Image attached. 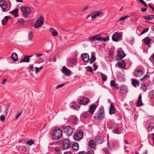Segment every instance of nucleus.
Instances as JSON below:
<instances>
[{
	"label": "nucleus",
	"instance_id": "nucleus-60",
	"mask_svg": "<svg viewBox=\"0 0 154 154\" xmlns=\"http://www.w3.org/2000/svg\"><path fill=\"white\" fill-rule=\"evenodd\" d=\"M142 89L143 91H146V90L147 88L146 87V84H145L144 85L143 87H142Z\"/></svg>",
	"mask_w": 154,
	"mask_h": 154
},
{
	"label": "nucleus",
	"instance_id": "nucleus-56",
	"mask_svg": "<svg viewBox=\"0 0 154 154\" xmlns=\"http://www.w3.org/2000/svg\"><path fill=\"white\" fill-rule=\"evenodd\" d=\"M96 40L98 41H102V38L100 37H98V35H96Z\"/></svg>",
	"mask_w": 154,
	"mask_h": 154
},
{
	"label": "nucleus",
	"instance_id": "nucleus-27",
	"mask_svg": "<svg viewBox=\"0 0 154 154\" xmlns=\"http://www.w3.org/2000/svg\"><path fill=\"white\" fill-rule=\"evenodd\" d=\"M119 66V67L125 69V63L123 60H121L118 62Z\"/></svg>",
	"mask_w": 154,
	"mask_h": 154
},
{
	"label": "nucleus",
	"instance_id": "nucleus-15",
	"mask_svg": "<svg viewBox=\"0 0 154 154\" xmlns=\"http://www.w3.org/2000/svg\"><path fill=\"white\" fill-rule=\"evenodd\" d=\"M0 6L2 8L3 11H5L7 8V5L6 2L4 1H0Z\"/></svg>",
	"mask_w": 154,
	"mask_h": 154
},
{
	"label": "nucleus",
	"instance_id": "nucleus-26",
	"mask_svg": "<svg viewBox=\"0 0 154 154\" xmlns=\"http://www.w3.org/2000/svg\"><path fill=\"white\" fill-rule=\"evenodd\" d=\"M77 63V60L75 58H69V64L70 63L75 65Z\"/></svg>",
	"mask_w": 154,
	"mask_h": 154
},
{
	"label": "nucleus",
	"instance_id": "nucleus-45",
	"mask_svg": "<svg viewBox=\"0 0 154 154\" xmlns=\"http://www.w3.org/2000/svg\"><path fill=\"white\" fill-rule=\"evenodd\" d=\"M149 96L151 98H154V90H152L149 93Z\"/></svg>",
	"mask_w": 154,
	"mask_h": 154
},
{
	"label": "nucleus",
	"instance_id": "nucleus-54",
	"mask_svg": "<svg viewBox=\"0 0 154 154\" xmlns=\"http://www.w3.org/2000/svg\"><path fill=\"white\" fill-rule=\"evenodd\" d=\"M96 35H95L89 38V40L90 42H93L96 40Z\"/></svg>",
	"mask_w": 154,
	"mask_h": 154
},
{
	"label": "nucleus",
	"instance_id": "nucleus-42",
	"mask_svg": "<svg viewBox=\"0 0 154 154\" xmlns=\"http://www.w3.org/2000/svg\"><path fill=\"white\" fill-rule=\"evenodd\" d=\"M88 112H85L82 114V116L83 118L86 119L88 117L89 114Z\"/></svg>",
	"mask_w": 154,
	"mask_h": 154
},
{
	"label": "nucleus",
	"instance_id": "nucleus-37",
	"mask_svg": "<svg viewBox=\"0 0 154 154\" xmlns=\"http://www.w3.org/2000/svg\"><path fill=\"white\" fill-rule=\"evenodd\" d=\"M17 23L20 25L24 24L25 23V20L22 18L19 19L17 22Z\"/></svg>",
	"mask_w": 154,
	"mask_h": 154
},
{
	"label": "nucleus",
	"instance_id": "nucleus-10",
	"mask_svg": "<svg viewBox=\"0 0 154 154\" xmlns=\"http://www.w3.org/2000/svg\"><path fill=\"white\" fill-rule=\"evenodd\" d=\"M125 56L126 54L122 51H117V56L118 60H119L123 59Z\"/></svg>",
	"mask_w": 154,
	"mask_h": 154
},
{
	"label": "nucleus",
	"instance_id": "nucleus-5",
	"mask_svg": "<svg viewBox=\"0 0 154 154\" xmlns=\"http://www.w3.org/2000/svg\"><path fill=\"white\" fill-rule=\"evenodd\" d=\"M83 135L82 130L78 131L74 136V139L75 140L78 141L83 138Z\"/></svg>",
	"mask_w": 154,
	"mask_h": 154
},
{
	"label": "nucleus",
	"instance_id": "nucleus-9",
	"mask_svg": "<svg viewBox=\"0 0 154 154\" xmlns=\"http://www.w3.org/2000/svg\"><path fill=\"white\" fill-rule=\"evenodd\" d=\"M70 107L74 110H78L80 106L79 105H77L76 102H72L70 104Z\"/></svg>",
	"mask_w": 154,
	"mask_h": 154
},
{
	"label": "nucleus",
	"instance_id": "nucleus-63",
	"mask_svg": "<svg viewBox=\"0 0 154 154\" xmlns=\"http://www.w3.org/2000/svg\"><path fill=\"white\" fill-rule=\"evenodd\" d=\"M64 84H65L64 83H63V84H61L60 85H57V86H56V88H60V87L63 86L64 85Z\"/></svg>",
	"mask_w": 154,
	"mask_h": 154
},
{
	"label": "nucleus",
	"instance_id": "nucleus-43",
	"mask_svg": "<svg viewBox=\"0 0 154 154\" xmlns=\"http://www.w3.org/2000/svg\"><path fill=\"white\" fill-rule=\"evenodd\" d=\"M86 71L87 72H91L92 73H93V70L91 67L90 66H88L86 67Z\"/></svg>",
	"mask_w": 154,
	"mask_h": 154
},
{
	"label": "nucleus",
	"instance_id": "nucleus-2",
	"mask_svg": "<svg viewBox=\"0 0 154 154\" xmlns=\"http://www.w3.org/2000/svg\"><path fill=\"white\" fill-rule=\"evenodd\" d=\"M20 9L22 13V16L23 17L27 18L28 16L31 14V10L28 7L22 6Z\"/></svg>",
	"mask_w": 154,
	"mask_h": 154
},
{
	"label": "nucleus",
	"instance_id": "nucleus-4",
	"mask_svg": "<svg viewBox=\"0 0 154 154\" xmlns=\"http://www.w3.org/2000/svg\"><path fill=\"white\" fill-rule=\"evenodd\" d=\"M44 21L45 19L42 16H40L35 21L34 25V27L35 28H37L41 26L43 24Z\"/></svg>",
	"mask_w": 154,
	"mask_h": 154
},
{
	"label": "nucleus",
	"instance_id": "nucleus-51",
	"mask_svg": "<svg viewBox=\"0 0 154 154\" xmlns=\"http://www.w3.org/2000/svg\"><path fill=\"white\" fill-rule=\"evenodd\" d=\"M150 75H148L146 74L144 76H143L142 78H141L140 79V80L141 81H143L144 80H145L146 79L149 78V77Z\"/></svg>",
	"mask_w": 154,
	"mask_h": 154
},
{
	"label": "nucleus",
	"instance_id": "nucleus-17",
	"mask_svg": "<svg viewBox=\"0 0 154 154\" xmlns=\"http://www.w3.org/2000/svg\"><path fill=\"white\" fill-rule=\"evenodd\" d=\"M88 146L91 148H95L97 146V143L94 141L91 140L88 142Z\"/></svg>",
	"mask_w": 154,
	"mask_h": 154
},
{
	"label": "nucleus",
	"instance_id": "nucleus-40",
	"mask_svg": "<svg viewBox=\"0 0 154 154\" xmlns=\"http://www.w3.org/2000/svg\"><path fill=\"white\" fill-rule=\"evenodd\" d=\"M91 8V7L90 6L88 5L87 6L83 8L82 9V12H86V11L87 10H89Z\"/></svg>",
	"mask_w": 154,
	"mask_h": 154
},
{
	"label": "nucleus",
	"instance_id": "nucleus-24",
	"mask_svg": "<svg viewBox=\"0 0 154 154\" xmlns=\"http://www.w3.org/2000/svg\"><path fill=\"white\" fill-rule=\"evenodd\" d=\"M110 84L112 86L114 87L117 90L119 88V85L118 84L116 83L113 80H112L111 81Z\"/></svg>",
	"mask_w": 154,
	"mask_h": 154
},
{
	"label": "nucleus",
	"instance_id": "nucleus-55",
	"mask_svg": "<svg viewBox=\"0 0 154 154\" xmlns=\"http://www.w3.org/2000/svg\"><path fill=\"white\" fill-rule=\"evenodd\" d=\"M139 1V2L141 3H142L143 4L145 7H147V5L146 4V3L145 2H144L143 0H138Z\"/></svg>",
	"mask_w": 154,
	"mask_h": 154
},
{
	"label": "nucleus",
	"instance_id": "nucleus-23",
	"mask_svg": "<svg viewBox=\"0 0 154 154\" xmlns=\"http://www.w3.org/2000/svg\"><path fill=\"white\" fill-rule=\"evenodd\" d=\"M128 91V89L126 86L125 85L122 86L121 88L120 92L121 94H126Z\"/></svg>",
	"mask_w": 154,
	"mask_h": 154
},
{
	"label": "nucleus",
	"instance_id": "nucleus-53",
	"mask_svg": "<svg viewBox=\"0 0 154 154\" xmlns=\"http://www.w3.org/2000/svg\"><path fill=\"white\" fill-rule=\"evenodd\" d=\"M149 30V28H148L143 29V31L139 35H141L144 33L148 31Z\"/></svg>",
	"mask_w": 154,
	"mask_h": 154
},
{
	"label": "nucleus",
	"instance_id": "nucleus-19",
	"mask_svg": "<svg viewBox=\"0 0 154 154\" xmlns=\"http://www.w3.org/2000/svg\"><path fill=\"white\" fill-rule=\"evenodd\" d=\"M70 119L72 121V123L74 124H77V121L78 120V118L75 115H72L69 117Z\"/></svg>",
	"mask_w": 154,
	"mask_h": 154
},
{
	"label": "nucleus",
	"instance_id": "nucleus-33",
	"mask_svg": "<svg viewBox=\"0 0 154 154\" xmlns=\"http://www.w3.org/2000/svg\"><path fill=\"white\" fill-rule=\"evenodd\" d=\"M71 147L74 150H77L79 148V145L78 143H73Z\"/></svg>",
	"mask_w": 154,
	"mask_h": 154
},
{
	"label": "nucleus",
	"instance_id": "nucleus-35",
	"mask_svg": "<svg viewBox=\"0 0 154 154\" xmlns=\"http://www.w3.org/2000/svg\"><path fill=\"white\" fill-rule=\"evenodd\" d=\"M132 84L133 86L135 87H136L137 86L139 85V82L137 81V80L135 79H132Z\"/></svg>",
	"mask_w": 154,
	"mask_h": 154
},
{
	"label": "nucleus",
	"instance_id": "nucleus-62",
	"mask_svg": "<svg viewBox=\"0 0 154 154\" xmlns=\"http://www.w3.org/2000/svg\"><path fill=\"white\" fill-rule=\"evenodd\" d=\"M93 66H94V71L96 70L97 69V68L98 67V66L97 65L95 64V63H94L93 64Z\"/></svg>",
	"mask_w": 154,
	"mask_h": 154
},
{
	"label": "nucleus",
	"instance_id": "nucleus-6",
	"mask_svg": "<svg viewBox=\"0 0 154 154\" xmlns=\"http://www.w3.org/2000/svg\"><path fill=\"white\" fill-rule=\"evenodd\" d=\"M81 99L82 100H78L77 101V103L81 105H85L90 101L89 98L85 96L82 97Z\"/></svg>",
	"mask_w": 154,
	"mask_h": 154
},
{
	"label": "nucleus",
	"instance_id": "nucleus-31",
	"mask_svg": "<svg viewBox=\"0 0 154 154\" xmlns=\"http://www.w3.org/2000/svg\"><path fill=\"white\" fill-rule=\"evenodd\" d=\"M50 32L52 33V35L53 36H56L58 35V32L56 30L54 29L53 28H51L50 29Z\"/></svg>",
	"mask_w": 154,
	"mask_h": 154
},
{
	"label": "nucleus",
	"instance_id": "nucleus-61",
	"mask_svg": "<svg viewBox=\"0 0 154 154\" xmlns=\"http://www.w3.org/2000/svg\"><path fill=\"white\" fill-rule=\"evenodd\" d=\"M86 154H94V152L93 151L90 150L87 152H85Z\"/></svg>",
	"mask_w": 154,
	"mask_h": 154
},
{
	"label": "nucleus",
	"instance_id": "nucleus-52",
	"mask_svg": "<svg viewBox=\"0 0 154 154\" xmlns=\"http://www.w3.org/2000/svg\"><path fill=\"white\" fill-rule=\"evenodd\" d=\"M109 40V36H107L105 38H102V41L103 42H106L108 41Z\"/></svg>",
	"mask_w": 154,
	"mask_h": 154
},
{
	"label": "nucleus",
	"instance_id": "nucleus-16",
	"mask_svg": "<svg viewBox=\"0 0 154 154\" xmlns=\"http://www.w3.org/2000/svg\"><path fill=\"white\" fill-rule=\"evenodd\" d=\"M33 55L30 56L25 55L24 56V58L21 60V61L19 63L21 62H27L28 63L29 61V58L32 57Z\"/></svg>",
	"mask_w": 154,
	"mask_h": 154
},
{
	"label": "nucleus",
	"instance_id": "nucleus-13",
	"mask_svg": "<svg viewBox=\"0 0 154 154\" xmlns=\"http://www.w3.org/2000/svg\"><path fill=\"white\" fill-rule=\"evenodd\" d=\"M81 57L83 61L85 62L89 61L90 58L88 54L86 53H84L81 54Z\"/></svg>",
	"mask_w": 154,
	"mask_h": 154
},
{
	"label": "nucleus",
	"instance_id": "nucleus-25",
	"mask_svg": "<svg viewBox=\"0 0 154 154\" xmlns=\"http://www.w3.org/2000/svg\"><path fill=\"white\" fill-rule=\"evenodd\" d=\"M95 140L97 144H101L103 142V139L100 136H97Z\"/></svg>",
	"mask_w": 154,
	"mask_h": 154
},
{
	"label": "nucleus",
	"instance_id": "nucleus-7",
	"mask_svg": "<svg viewBox=\"0 0 154 154\" xmlns=\"http://www.w3.org/2000/svg\"><path fill=\"white\" fill-rule=\"evenodd\" d=\"M122 37V35L121 33L116 32L112 36V39L113 41L117 42L119 40H121V38Z\"/></svg>",
	"mask_w": 154,
	"mask_h": 154
},
{
	"label": "nucleus",
	"instance_id": "nucleus-57",
	"mask_svg": "<svg viewBox=\"0 0 154 154\" xmlns=\"http://www.w3.org/2000/svg\"><path fill=\"white\" fill-rule=\"evenodd\" d=\"M5 117L3 115H2L0 116V119L2 121H4L5 120Z\"/></svg>",
	"mask_w": 154,
	"mask_h": 154
},
{
	"label": "nucleus",
	"instance_id": "nucleus-28",
	"mask_svg": "<svg viewBox=\"0 0 154 154\" xmlns=\"http://www.w3.org/2000/svg\"><path fill=\"white\" fill-rule=\"evenodd\" d=\"M18 11V8H16L13 11H10L9 13L12 14L13 15H14V17H16L19 16Z\"/></svg>",
	"mask_w": 154,
	"mask_h": 154
},
{
	"label": "nucleus",
	"instance_id": "nucleus-59",
	"mask_svg": "<svg viewBox=\"0 0 154 154\" xmlns=\"http://www.w3.org/2000/svg\"><path fill=\"white\" fill-rule=\"evenodd\" d=\"M54 150L57 152H60V148L58 147H56L55 148Z\"/></svg>",
	"mask_w": 154,
	"mask_h": 154
},
{
	"label": "nucleus",
	"instance_id": "nucleus-50",
	"mask_svg": "<svg viewBox=\"0 0 154 154\" xmlns=\"http://www.w3.org/2000/svg\"><path fill=\"white\" fill-rule=\"evenodd\" d=\"M63 130L64 133H66V135L67 134V126H65L64 125H62Z\"/></svg>",
	"mask_w": 154,
	"mask_h": 154
},
{
	"label": "nucleus",
	"instance_id": "nucleus-8",
	"mask_svg": "<svg viewBox=\"0 0 154 154\" xmlns=\"http://www.w3.org/2000/svg\"><path fill=\"white\" fill-rule=\"evenodd\" d=\"M97 106L95 104H92L90 105L89 107V109L88 111L89 113L92 114H93Z\"/></svg>",
	"mask_w": 154,
	"mask_h": 154
},
{
	"label": "nucleus",
	"instance_id": "nucleus-29",
	"mask_svg": "<svg viewBox=\"0 0 154 154\" xmlns=\"http://www.w3.org/2000/svg\"><path fill=\"white\" fill-rule=\"evenodd\" d=\"M91 58L90 59L89 63H92L94 61L96 60V58L95 57L94 54L93 52H91Z\"/></svg>",
	"mask_w": 154,
	"mask_h": 154
},
{
	"label": "nucleus",
	"instance_id": "nucleus-48",
	"mask_svg": "<svg viewBox=\"0 0 154 154\" xmlns=\"http://www.w3.org/2000/svg\"><path fill=\"white\" fill-rule=\"evenodd\" d=\"M28 38L29 40V41L32 39L33 38V34L32 32L30 31L29 32Z\"/></svg>",
	"mask_w": 154,
	"mask_h": 154
},
{
	"label": "nucleus",
	"instance_id": "nucleus-21",
	"mask_svg": "<svg viewBox=\"0 0 154 154\" xmlns=\"http://www.w3.org/2000/svg\"><path fill=\"white\" fill-rule=\"evenodd\" d=\"M116 110L114 105L112 104H111L110 107L109 109V113L110 114L112 115L114 114Z\"/></svg>",
	"mask_w": 154,
	"mask_h": 154
},
{
	"label": "nucleus",
	"instance_id": "nucleus-39",
	"mask_svg": "<svg viewBox=\"0 0 154 154\" xmlns=\"http://www.w3.org/2000/svg\"><path fill=\"white\" fill-rule=\"evenodd\" d=\"M154 128V123L152 122L150 123L149 127L148 130L149 131H151L153 128Z\"/></svg>",
	"mask_w": 154,
	"mask_h": 154
},
{
	"label": "nucleus",
	"instance_id": "nucleus-64",
	"mask_svg": "<svg viewBox=\"0 0 154 154\" xmlns=\"http://www.w3.org/2000/svg\"><path fill=\"white\" fill-rule=\"evenodd\" d=\"M79 154H86L85 151H82L79 152Z\"/></svg>",
	"mask_w": 154,
	"mask_h": 154
},
{
	"label": "nucleus",
	"instance_id": "nucleus-14",
	"mask_svg": "<svg viewBox=\"0 0 154 154\" xmlns=\"http://www.w3.org/2000/svg\"><path fill=\"white\" fill-rule=\"evenodd\" d=\"M103 14V12L102 11L100 12H93L91 14V17L92 19L94 18H95L97 16H99Z\"/></svg>",
	"mask_w": 154,
	"mask_h": 154
},
{
	"label": "nucleus",
	"instance_id": "nucleus-3",
	"mask_svg": "<svg viewBox=\"0 0 154 154\" xmlns=\"http://www.w3.org/2000/svg\"><path fill=\"white\" fill-rule=\"evenodd\" d=\"M105 112L103 109H101L98 110V112L95 114L94 118L100 121L103 120L104 117Z\"/></svg>",
	"mask_w": 154,
	"mask_h": 154
},
{
	"label": "nucleus",
	"instance_id": "nucleus-11",
	"mask_svg": "<svg viewBox=\"0 0 154 154\" xmlns=\"http://www.w3.org/2000/svg\"><path fill=\"white\" fill-rule=\"evenodd\" d=\"M143 74V71L141 69H137L135 70L134 73V76L136 77H140Z\"/></svg>",
	"mask_w": 154,
	"mask_h": 154
},
{
	"label": "nucleus",
	"instance_id": "nucleus-46",
	"mask_svg": "<svg viewBox=\"0 0 154 154\" xmlns=\"http://www.w3.org/2000/svg\"><path fill=\"white\" fill-rule=\"evenodd\" d=\"M35 142L33 140H30L26 142V144H28L30 146L32 144H34Z\"/></svg>",
	"mask_w": 154,
	"mask_h": 154
},
{
	"label": "nucleus",
	"instance_id": "nucleus-12",
	"mask_svg": "<svg viewBox=\"0 0 154 154\" xmlns=\"http://www.w3.org/2000/svg\"><path fill=\"white\" fill-rule=\"evenodd\" d=\"M28 147L27 146H21L19 147V151L21 153L24 154H28L29 153L27 149Z\"/></svg>",
	"mask_w": 154,
	"mask_h": 154
},
{
	"label": "nucleus",
	"instance_id": "nucleus-34",
	"mask_svg": "<svg viewBox=\"0 0 154 154\" xmlns=\"http://www.w3.org/2000/svg\"><path fill=\"white\" fill-rule=\"evenodd\" d=\"M62 148L64 149H67V139H66L63 141Z\"/></svg>",
	"mask_w": 154,
	"mask_h": 154
},
{
	"label": "nucleus",
	"instance_id": "nucleus-36",
	"mask_svg": "<svg viewBox=\"0 0 154 154\" xmlns=\"http://www.w3.org/2000/svg\"><path fill=\"white\" fill-rule=\"evenodd\" d=\"M73 131L72 128L69 126H68V136L72 134Z\"/></svg>",
	"mask_w": 154,
	"mask_h": 154
},
{
	"label": "nucleus",
	"instance_id": "nucleus-49",
	"mask_svg": "<svg viewBox=\"0 0 154 154\" xmlns=\"http://www.w3.org/2000/svg\"><path fill=\"white\" fill-rule=\"evenodd\" d=\"M129 17V16L128 15H126L125 16H123L120 18L118 20V21H121L122 20H124L127 18H128Z\"/></svg>",
	"mask_w": 154,
	"mask_h": 154
},
{
	"label": "nucleus",
	"instance_id": "nucleus-38",
	"mask_svg": "<svg viewBox=\"0 0 154 154\" xmlns=\"http://www.w3.org/2000/svg\"><path fill=\"white\" fill-rule=\"evenodd\" d=\"M62 72L64 73L66 76L67 75V69L65 66H64L62 69Z\"/></svg>",
	"mask_w": 154,
	"mask_h": 154
},
{
	"label": "nucleus",
	"instance_id": "nucleus-58",
	"mask_svg": "<svg viewBox=\"0 0 154 154\" xmlns=\"http://www.w3.org/2000/svg\"><path fill=\"white\" fill-rule=\"evenodd\" d=\"M23 112V110H22L16 116V119H17L18 117L21 115Z\"/></svg>",
	"mask_w": 154,
	"mask_h": 154
},
{
	"label": "nucleus",
	"instance_id": "nucleus-20",
	"mask_svg": "<svg viewBox=\"0 0 154 154\" xmlns=\"http://www.w3.org/2000/svg\"><path fill=\"white\" fill-rule=\"evenodd\" d=\"M112 132L115 134H119L121 133V131L117 126L115 125L112 129Z\"/></svg>",
	"mask_w": 154,
	"mask_h": 154
},
{
	"label": "nucleus",
	"instance_id": "nucleus-32",
	"mask_svg": "<svg viewBox=\"0 0 154 154\" xmlns=\"http://www.w3.org/2000/svg\"><path fill=\"white\" fill-rule=\"evenodd\" d=\"M11 58L14 61H16L18 58L17 54L13 52L11 55Z\"/></svg>",
	"mask_w": 154,
	"mask_h": 154
},
{
	"label": "nucleus",
	"instance_id": "nucleus-30",
	"mask_svg": "<svg viewBox=\"0 0 154 154\" xmlns=\"http://www.w3.org/2000/svg\"><path fill=\"white\" fill-rule=\"evenodd\" d=\"M143 17L147 21H149L150 20H152L154 18V15H147L146 16H143Z\"/></svg>",
	"mask_w": 154,
	"mask_h": 154
},
{
	"label": "nucleus",
	"instance_id": "nucleus-22",
	"mask_svg": "<svg viewBox=\"0 0 154 154\" xmlns=\"http://www.w3.org/2000/svg\"><path fill=\"white\" fill-rule=\"evenodd\" d=\"M11 18V17L10 16H5L2 20V23L3 25H5L7 23L9 19Z\"/></svg>",
	"mask_w": 154,
	"mask_h": 154
},
{
	"label": "nucleus",
	"instance_id": "nucleus-41",
	"mask_svg": "<svg viewBox=\"0 0 154 154\" xmlns=\"http://www.w3.org/2000/svg\"><path fill=\"white\" fill-rule=\"evenodd\" d=\"M143 104L142 101V100H138L137 101V102L136 104V106L137 107H138L142 106L143 105Z\"/></svg>",
	"mask_w": 154,
	"mask_h": 154
},
{
	"label": "nucleus",
	"instance_id": "nucleus-1",
	"mask_svg": "<svg viewBox=\"0 0 154 154\" xmlns=\"http://www.w3.org/2000/svg\"><path fill=\"white\" fill-rule=\"evenodd\" d=\"M53 139L55 140L59 139L62 135V132L60 128H56L54 130L52 134Z\"/></svg>",
	"mask_w": 154,
	"mask_h": 154
},
{
	"label": "nucleus",
	"instance_id": "nucleus-47",
	"mask_svg": "<svg viewBox=\"0 0 154 154\" xmlns=\"http://www.w3.org/2000/svg\"><path fill=\"white\" fill-rule=\"evenodd\" d=\"M100 74L101 75V76L102 79V80L103 81H105L107 79V76L105 74H103L102 73H101Z\"/></svg>",
	"mask_w": 154,
	"mask_h": 154
},
{
	"label": "nucleus",
	"instance_id": "nucleus-18",
	"mask_svg": "<svg viewBox=\"0 0 154 154\" xmlns=\"http://www.w3.org/2000/svg\"><path fill=\"white\" fill-rule=\"evenodd\" d=\"M152 41V39L150 37L147 36L144 39V43L145 44L147 45L149 47H151L150 42Z\"/></svg>",
	"mask_w": 154,
	"mask_h": 154
},
{
	"label": "nucleus",
	"instance_id": "nucleus-44",
	"mask_svg": "<svg viewBox=\"0 0 154 154\" xmlns=\"http://www.w3.org/2000/svg\"><path fill=\"white\" fill-rule=\"evenodd\" d=\"M28 70L29 72H33V64L29 65L28 68Z\"/></svg>",
	"mask_w": 154,
	"mask_h": 154
}]
</instances>
